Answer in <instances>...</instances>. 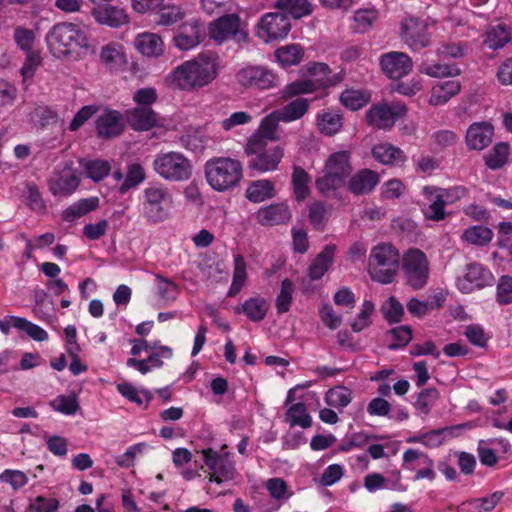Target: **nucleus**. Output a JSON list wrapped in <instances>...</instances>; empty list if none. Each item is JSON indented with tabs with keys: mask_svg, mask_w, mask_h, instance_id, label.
<instances>
[{
	"mask_svg": "<svg viewBox=\"0 0 512 512\" xmlns=\"http://www.w3.org/2000/svg\"><path fill=\"white\" fill-rule=\"evenodd\" d=\"M217 53L204 51L177 65L168 75L170 84L182 91H196L212 83L220 72Z\"/></svg>",
	"mask_w": 512,
	"mask_h": 512,
	"instance_id": "nucleus-1",
	"label": "nucleus"
},
{
	"mask_svg": "<svg viewBox=\"0 0 512 512\" xmlns=\"http://www.w3.org/2000/svg\"><path fill=\"white\" fill-rule=\"evenodd\" d=\"M46 41L51 53L57 58L66 57L90 47L85 27L72 22L55 24L47 33Z\"/></svg>",
	"mask_w": 512,
	"mask_h": 512,
	"instance_id": "nucleus-2",
	"label": "nucleus"
},
{
	"mask_svg": "<svg viewBox=\"0 0 512 512\" xmlns=\"http://www.w3.org/2000/svg\"><path fill=\"white\" fill-rule=\"evenodd\" d=\"M351 172V153L347 150L334 152L326 159L322 175L316 178L315 186L324 197H336Z\"/></svg>",
	"mask_w": 512,
	"mask_h": 512,
	"instance_id": "nucleus-3",
	"label": "nucleus"
},
{
	"mask_svg": "<svg viewBox=\"0 0 512 512\" xmlns=\"http://www.w3.org/2000/svg\"><path fill=\"white\" fill-rule=\"evenodd\" d=\"M139 205L141 215L148 223H161L171 216L173 194L163 183L151 182L142 190Z\"/></svg>",
	"mask_w": 512,
	"mask_h": 512,
	"instance_id": "nucleus-4",
	"label": "nucleus"
},
{
	"mask_svg": "<svg viewBox=\"0 0 512 512\" xmlns=\"http://www.w3.org/2000/svg\"><path fill=\"white\" fill-rule=\"evenodd\" d=\"M205 178L210 187L224 192L237 186L243 177L242 163L230 157H213L204 165Z\"/></svg>",
	"mask_w": 512,
	"mask_h": 512,
	"instance_id": "nucleus-5",
	"label": "nucleus"
},
{
	"mask_svg": "<svg viewBox=\"0 0 512 512\" xmlns=\"http://www.w3.org/2000/svg\"><path fill=\"white\" fill-rule=\"evenodd\" d=\"M400 264L398 250L389 243H380L371 249L368 259L370 277L381 284L392 283Z\"/></svg>",
	"mask_w": 512,
	"mask_h": 512,
	"instance_id": "nucleus-6",
	"label": "nucleus"
},
{
	"mask_svg": "<svg viewBox=\"0 0 512 512\" xmlns=\"http://www.w3.org/2000/svg\"><path fill=\"white\" fill-rule=\"evenodd\" d=\"M152 169L165 181L183 182L191 178L193 166L183 153L168 151L160 152L155 156Z\"/></svg>",
	"mask_w": 512,
	"mask_h": 512,
	"instance_id": "nucleus-7",
	"label": "nucleus"
},
{
	"mask_svg": "<svg viewBox=\"0 0 512 512\" xmlns=\"http://www.w3.org/2000/svg\"><path fill=\"white\" fill-rule=\"evenodd\" d=\"M227 445L221 446L220 451L213 448H204L197 451L202 455L204 466L210 482L221 484L232 481L236 474L235 462L229 451L226 450Z\"/></svg>",
	"mask_w": 512,
	"mask_h": 512,
	"instance_id": "nucleus-8",
	"label": "nucleus"
},
{
	"mask_svg": "<svg viewBox=\"0 0 512 512\" xmlns=\"http://www.w3.org/2000/svg\"><path fill=\"white\" fill-rule=\"evenodd\" d=\"M268 143L259 142L257 139H248L245 146L247 155L252 156L249 168L260 173H267L278 169L284 157V148L279 145L271 147Z\"/></svg>",
	"mask_w": 512,
	"mask_h": 512,
	"instance_id": "nucleus-9",
	"label": "nucleus"
},
{
	"mask_svg": "<svg viewBox=\"0 0 512 512\" xmlns=\"http://www.w3.org/2000/svg\"><path fill=\"white\" fill-rule=\"evenodd\" d=\"M402 271L406 284L414 290L425 287L429 279V261L419 249L411 248L402 257Z\"/></svg>",
	"mask_w": 512,
	"mask_h": 512,
	"instance_id": "nucleus-10",
	"label": "nucleus"
},
{
	"mask_svg": "<svg viewBox=\"0 0 512 512\" xmlns=\"http://www.w3.org/2000/svg\"><path fill=\"white\" fill-rule=\"evenodd\" d=\"M236 82L246 89L266 91L280 85L278 75L263 65H248L235 74Z\"/></svg>",
	"mask_w": 512,
	"mask_h": 512,
	"instance_id": "nucleus-11",
	"label": "nucleus"
},
{
	"mask_svg": "<svg viewBox=\"0 0 512 512\" xmlns=\"http://www.w3.org/2000/svg\"><path fill=\"white\" fill-rule=\"evenodd\" d=\"M290 30L289 18L278 12L265 14L257 25V35L265 43L286 38Z\"/></svg>",
	"mask_w": 512,
	"mask_h": 512,
	"instance_id": "nucleus-12",
	"label": "nucleus"
},
{
	"mask_svg": "<svg viewBox=\"0 0 512 512\" xmlns=\"http://www.w3.org/2000/svg\"><path fill=\"white\" fill-rule=\"evenodd\" d=\"M80 185V178L72 163H65L62 168L53 172L48 180L49 191L55 197H68L72 195Z\"/></svg>",
	"mask_w": 512,
	"mask_h": 512,
	"instance_id": "nucleus-13",
	"label": "nucleus"
},
{
	"mask_svg": "<svg viewBox=\"0 0 512 512\" xmlns=\"http://www.w3.org/2000/svg\"><path fill=\"white\" fill-rule=\"evenodd\" d=\"M125 118L129 126L139 132L148 131L154 127L170 130L171 125L166 123L165 119L159 117L155 111L148 106H137L129 109L125 113Z\"/></svg>",
	"mask_w": 512,
	"mask_h": 512,
	"instance_id": "nucleus-14",
	"label": "nucleus"
},
{
	"mask_svg": "<svg viewBox=\"0 0 512 512\" xmlns=\"http://www.w3.org/2000/svg\"><path fill=\"white\" fill-rule=\"evenodd\" d=\"M401 38L413 51L421 50L430 43L428 22L417 18H407L401 22Z\"/></svg>",
	"mask_w": 512,
	"mask_h": 512,
	"instance_id": "nucleus-15",
	"label": "nucleus"
},
{
	"mask_svg": "<svg viewBox=\"0 0 512 512\" xmlns=\"http://www.w3.org/2000/svg\"><path fill=\"white\" fill-rule=\"evenodd\" d=\"M406 113V108L400 105L379 104L372 106L367 114V122L379 130L390 129L395 122Z\"/></svg>",
	"mask_w": 512,
	"mask_h": 512,
	"instance_id": "nucleus-16",
	"label": "nucleus"
},
{
	"mask_svg": "<svg viewBox=\"0 0 512 512\" xmlns=\"http://www.w3.org/2000/svg\"><path fill=\"white\" fill-rule=\"evenodd\" d=\"M204 37V29L199 21L190 20L178 27L172 38V43L180 51H189L196 48Z\"/></svg>",
	"mask_w": 512,
	"mask_h": 512,
	"instance_id": "nucleus-17",
	"label": "nucleus"
},
{
	"mask_svg": "<svg viewBox=\"0 0 512 512\" xmlns=\"http://www.w3.org/2000/svg\"><path fill=\"white\" fill-rule=\"evenodd\" d=\"M381 69L390 79H400L408 75L412 68L411 58L403 52L391 51L380 57Z\"/></svg>",
	"mask_w": 512,
	"mask_h": 512,
	"instance_id": "nucleus-18",
	"label": "nucleus"
},
{
	"mask_svg": "<svg viewBox=\"0 0 512 512\" xmlns=\"http://www.w3.org/2000/svg\"><path fill=\"white\" fill-rule=\"evenodd\" d=\"M493 281L492 273L478 263H471L467 266L465 275L458 279L457 287L463 293H470L490 285Z\"/></svg>",
	"mask_w": 512,
	"mask_h": 512,
	"instance_id": "nucleus-19",
	"label": "nucleus"
},
{
	"mask_svg": "<svg viewBox=\"0 0 512 512\" xmlns=\"http://www.w3.org/2000/svg\"><path fill=\"white\" fill-rule=\"evenodd\" d=\"M291 218L292 212L286 202H277L263 206L255 214V219L261 226L286 224Z\"/></svg>",
	"mask_w": 512,
	"mask_h": 512,
	"instance_id": "nucleus-20",
	"label": "nucleus"
},
{
	"mask_svg": "<svg viewBox=\"0 0 512 512\" xmlns=\"http://www.w3.org/2000/svg\"><path fill=\"white\" fill-rule=\"evenodd\" d=\"M99 58L101 64L112 73L124 71L128 64L125 48L119 42H110L102 46Z\"/></svg>",
	"mask_w": 512,
	"mask_h": 512,
	"instance_id": "nucleus-21",
	"label": "nucleus"
},
{
	"mask_svg": "<svg viewBox=\"0 0 512 512\" xmlns=\"http://www.w3.org/2000/svg\"><path fill=\"white\" fill-rule=\"evenodd\" d=\"M133 46L138 53L146 58L157 59L165 53V43L162 37L153 32L138 33L133 40Z\"/></svg>",
	"mask_w": 512,
	"mask_h": 512,
	"instance_id": "nucleus-22",
	"label": "nucleus"
},
{
	"mask_svg": "<svg viewBox=\"0 0 512 512\" xmlns=\"http://www.w3.org/2000/svg\"><path fill=\"white\" fill-rule=\"evenodd\" d=\"M91 15L97 23L112 28L121 27L129 22L127 12L124 9L113 5L93 7L91 9Z\"/></svg>",
	"mask_w": 512,
	"mask_h": 512,
	"instance_id": "nucleus-23",
	"label": "nucleus"
},
{
	"mask_svg": "<svg viewBox=\"0 0 512 512\" xmlns=\"http://www.w3.org/2000/svg\"><path fill=\"white\" fill-rule=\"evenodd\" d=\"M493 126L488 122H476L470 125L466 133L469 149L483 150L492 141Z\"/></svg>",
	"mask_w": 512,
	"mask_h": 512,
	"instance_id": "nucleus-24",
	"label": "nucleus"
},
{
	"mask_svg": "<svg viewBox=\"0 0 512 512\" xmlns=\"http://www.w3.org/2000/svg\"><path fill=\"white\" fill-rule=\"evenodd\" d=\"M122 116L119 112L107 110L102 113L96 121V130L101 138H113L123 131Z\"/></svg>",
	"mask_w": 512,
	"mask_h": 512,
	"instance_id": "nucleus-25",
	"label": "nucleus"
},
{
	"mask_svg": "<svg viewBox=\"0 0 512 512\" xmlns=\"http://www.w3.org/2000/svg\"><path fill=\"white\" fill-rule=\"evenodd\" d=\"M378 182V173L370 169H361L349 178L347 186L352 194L365 195L370 193Z\"/></svg>",
	"mask_w": 512,
	"mask_h": 512,
	"instance_id": "nucleus-26",
	"label": "nucleus"
},
{
	"mask_svg": "<svg viewBox=\"0 0 512 512\" xmlns=\"http://www.w3.org/2000/svg\"><path fill=\"white\" fill-rule=\"evenodd\" d=\"M239 29V18L236 15L221 17L209 26V36L217 42L233 37Z\"/></svg>",
	"mask_w": 512,
	"mask_h": 512,
	"instance_id": "nucleus-27",
	"label": "nucleus"
},
{
	"mask_svg": "<svg viewBox=\"0 0 512 512\" xmlns=\"http://www.w3.org/2000/svg\"><path fill=\"white\" fill-rule=\"evenodd\" d=\"M371 154L377 162L383 165H396L407 160L402 149L388 142L374 145L371 149Z\"/></svg>",
	"mask_w": 512,
	"mask_h": 512,
	"instance_id": "nucleus-28",
	"label": "nucleus"
},
{
	"mask_svg": "<svg viewBox=\"0 0 512 512\" xmlns=\"http://www.w3.org/2000/svg\"><path fill=\"white\" fill-rule=\"evenodd\" d=\"M269 307V302L265 298L255 296L246 299L237 307L236 313L244 314L252 322H260L266 317Z\"/></svg>",
	"mask_w": 512,
	"mask_h": 512,
	"instance_id": "nucleus-29",
	"label": "nucleus"
},
{
	"mask_svg": "<svg viewBox=\"0 0 512 512\" xmlns=\"http://www.w3.org/2000/svg\"><path fill=\"white\" fill-rule=\"evenodd\" d=\"M335 251V245L329 244L316 256L308 268V276L311 280H319L324 276L333 263Z\"/></svg>",
	"mask_w": 512,
	"mask_h": 512,
	"instance_id": "nucleus-30",
	"label": "nucleus"
},
{
	"mask_svg": "<svg viewBox=\"0 0 512 512\" xmlns=\"http://www.w3.org/2000/svg\"><path fill=\"white\" fill-rule=\"evenodd\" d=\"M79 165L85 177L94 182H100L111 172V164L103 159H85L79 160Z\"/></svg>",
	"mask_w": 512,
	"mask_h": 512,
	"instance_id": "nucleus-31",
	"label": "nucleus"
},
{
	"mask_svg": "<svg viewBox=\"0 0 512 512\" xmlns=\"http://www.w3.org/2000/svg\"><path fill=\"white\" fill-rule=\"evenodd\" d=\"M246 198L253 203H261L275 196V185L268 179L251 182L245 192Z\"/></svg>",
	"mask_w": 512,
	"mask_h": 512,
	"instance_id": "nucleus-32",
	"label": "nucleus"
},
{
	"mask_svg": "<svg viewBox=\"0 0 512 512\" xmlns=\"http://www.w3.org/2000/svg\"><path fill=\"white\" fill-rule=\"evenodd\" d=\"M461 90V84L457 80L441 82L433 86L429 103L434 106L447 103Z\"/></svg>",
	"mask_w": 512,
	"mask_h": 512,
	"instance_id": "nucleus-33",
	"label": "nucleus"
},
{
	"mask_svg": "<svg viewBox=\"0 0 512 512\" xmlns=\"http://www.w3.org/2000/svg\"><path fill=\"white\" fill-rule=\"evenodd\" d=\"M279 122L281 120L274 110L261 120L258 129L249 139H257L259 142L264 143L278 140L277 129Z\"/></svg>",
	"mask_w": 512,
	"mask_h": 512,
	"instance_id": "nucleus-34",
	"label": "nucleus"
},
{
	"mask_svg": "<svg viewBox=\"0 0 512 512\" xmlns=\"http://www.w3.org/2000/svg\"><path fill=\"white\" fill-rule=\"evenodd\" d=\"M99 206L98 197H89L80 199L72 203L62 212V218L66 222H73L91 211H94Z\"/></svg>",
	"mask_w": 512,
	"mask_h": 512,
	"instance_id": "nucleus-35",
	"label": "nucleus"
},
{
	"mask_svg": "<svg viewBox=\"0 0 512 512\" xmlns=\"http://www.w3.org/2000/svg\"><path fill=\"white\" fill-rule=\"evenodd\" d=\"M248 278L247 264L241 254L233 255V277L227 292L229 297H235L246 285Z\"/></svg>",
	"mask_w": 512,
	"mask_h": 512,
	"instance_id": "nucleus-36",
	"label": "nucleus"
},
{
	"mask_svg": "<svg viewBox=\"0 0 512 512\" xmlns=\"http://www.w3.org/2000/svg\"><path fill=\"white\" fill-rule=\"evenodd\" d=\"M503 497L502 492H494L483 498H476L463 502L459 507V512H490L500 502Z\"/></svg>",
	"mask_w": 512,
	"mask_h": 512,
	"instance_id": "nucleus-37",
	"label": "nucleus"
},
{
	"mask_svg": "<svg viewBox=\"0 0 512 512\" xmlns=\"http://www.w3.org/2000/svg\"><path fill=\"white\" fill-rule=\"evenodd\" d=\"M309 109V101L305 98H297L281 109L275 110L282 122H293L301 119Z\"/></svg>",
	"mask_w": 512,
	"mask_h": 512,
	"instance_id": "nucleus-38",
	"label": "nucleus"
},
{
	"mask_svg": "<svg viewBox=\"0 0 512 512\" xmlns=\"http://www.w3.org/2000/svg\"><path fill=\"white\" fill-rule=\"evenodd\" d=\"M275 58L283 68L299 64L304 57V50L299 44H288L279 47L275 53Z\"/></svg>",
	"mask_w": 512,
	"mask_h": 512,
	"instance_id": "nucleus-39",
	"label": "nucleus"
},
{
	"mask_svg": "<svg viewBox=\"0 0 512 512\" xmlns=\"http://www.w3.org/2000/svg\"><path fill=\"white\" fill-rule=\"evenodd\" d=\"M146 179V172L144 167L137 162L129 163L127 165V171L125 175V179L120 184L118 191L120 194L124 195L129 190L136 188L141 183H143Z\"/></svg>",
	"mask_w": 512,
	"mask_h": 512,
	"instance_id": "nucleus-40",
	"label": "nucleus"
},
{
	"mask_svg": "<svg viewBox=\"0 0 512 512\" xmlns=\"http://www.w3.org/2000/svg\"><path fill=\"white\" fill-rule=\"evenodd\" d=\"M511 40V32L504 24L491 26L486 32L484 44L492 50L503 48Z\"/></svg>",
	"mask_w": 512,
	"mask_h": 512,
	"instance_id": "nucleus-41",
	"label": "nucleus"
},
{
	"mask_svg": "<svg viewBox=\"0 0 512 512\" xmlns=\"http://www.w3.org/2000/svg\"><path fill=\"white\" fill-rule=\"evenodd\" d=\"M436 192L446 205L454 204L467 195V189L463 186H455L448 189L438 188L435 186H424L422 188L423 195H431Z\"/></svg>",
	"mask_w": 512,
	"mask_h": 512,
	"instance_id": "nucleus-42",
	"label": "nucleus"
},
{
	"mask_svg": "<svg viewBox=\"0 0 512 512\" xmlns=\"http://www.w3.org/2000/svg\"><path fill=\"white\" fill-rule=\"evenodd\" d=\"M342 116L335 111H325L317 115L319 130L326 135L338 133L342 127Z\"/></svg>",
	"mask_w": 512,
	"mask_h": 512,
	"instance_id": "nucleus-43",
	"label": "nucleus"
},
{
	"mask_svg": "<svg viewBox=\"0 0 512 512\" xmlns=\"http://www.w3.org/2000/svg\"><path fill=\"white\" fill-rule=\"evenodd\" d=\"M291 180L296 200H305L309 196V174L302 167L294 166Z\"/></svg>",
	"mask_w": 512,
	"mask_h": 512,
	"instance_id": "nucleus-44",
	"label": "nucleus"
},
{
	"mask_svg": "<svg viewBox=\"0 0 512 512\" xmlns=\"http://www.w3.org/2000/svg\"><path fill=\"white\" fill-rule=\"evenodd\" d=\"M510 152L508 143L500 142L485 155L484 160L488 168L496 170L504 166Z\"/></svg>",
	"mask_w": 512,
	"mask_h": 512,
	"instance_id": "nucleus-45",
	"label": "nucleus"
},
{
	"mask_svg": "<svg viewBox=\"0 0 512 512\" xmlns=\"http://www.w3.org/2000/svg\"><path fill=\"white\" fill-rule=\"evenodd\" d=\"M116 388H117V391L123 397H125L130 402H133L139 406H141L144 402L141 395H143V397L145 398L146 407L148 406L150 401L153 399V395L149 390H147V389L139 390L135 386H133L132 384H130L128 382L119 383Z\"/></svg>",
	"mask_w": 512,
	"mask_h": 512,
	"instance_id": "nucleus-46",
	"label": "nucleus"
},
{
	"mask_svg": "<svg viewBox=\"0 0 512 512\" xmlns=\"http://www.w3.org/2000/svg\"><path fill=\"white\" fill-rule=\"evenodd\" d=\"M316 90V83L309 79H300L285 85L281 91L282 99H290Z\"/></svg>",
	"mask_w": 512,
	"mask_h": 512,
	"instance_id": "nucleus-47",
	"label": "nucleus"
},
{
	"mask_svg": "<svg viewBox=\"0 0 512 512\" xmlns=\"http://www.w3.org/2000/svg\"><path fill=\"white\" fill-rule=\"evenodd\" d=\"M286 419L291 426L309 428L312 425V418L307 413L306 406L302 402L292 404L288 408L286 412Z\"/></svg>",
	"mask_w": 512,
	"mask_h": 512,
	"instance_id": "nucleus-48",
	"label": "nucleus"
},
{
	"mask_svg": "<svg viewBox=\"0 0 512 512\" xmlns=\"http://www.w3.org/2000/svg\"><path fill=\"white\" fill-rule=\"evenodd\" d=\"M302 70L306 75L312 76L315 80H312L316 83V89L318 87H326L330 84V80L328 76L331 73L329 66L322 62H309L307 63Z\"/></svg>",
	"mask_w": 512,
	"mask_h": 512,
	"instance_id": "nucleus-49",
	"label": "nucleus"
},
{
	"mask_svg": "<svg viewBox=\"0 0 512 512\" xmlns=\"http://www.w3.org/2000/svg\"><path fill=\"white\" fill-rule=\"evenodd\" d=\"M428 201V206L423 210L424 216L428 220L435 222L442 221L446 218L445 204L436 192L431 195H423Z\"/></svg>",
	"mask_w": 512,
	"mask_h": 512,
	"instance_id": "nucleus-50",
	"label": "nucleus"
},
{
	"mask_svg": "<svg viewBox=\"0 0 512 512\" xmlns=\"http://www.w3.org/2000/svg\"><path fill=\"white\" fill-rule=\"evenodd\" d=\"M462 238L470 244L483 246L492 240L493 232L487 227L477 225L467 228L464 231Z\"/></svg>",
	"mask_w": 512,
	"mask_h": 512,
	"instance_id": "nucleus-51",
	"label": "nucleus"
},
{
	"mask_svg": "<svg viewBox=\"0 0 512 512\" xmlns=\"http://www.w3.org/2000/svg\"><path fill=\"white\" fill-rule=\"evenodd\" d=\"M36 39L35 31L24 26L18 25L14 28L13 40L17 47L25 53L33 51L34 42Z\"/></svg>",
	"mask_w": 512,
	"mask_h": 512,
	"instance_id": "nucleus-52",
	"label": "nucleus"
},
{
	"mask_svg": "<svg viewBox=\"0 0 512 512\" xmlns=\"http://www.w3.org/2000/svg\"><path fill=\"white\" fill-rule=\"evenodd\" d=\"M295 286L289 279H284L281 282L280 291L277 295L275 306L278 314H283L289 311Z\"/></svg>",
	"mask_w": 512,
	"mask_h": 512,
	"instance_id": "nucleus-53",
	"label": "nucleus"
},
{
	"mask_svg": "<svg viewBox=\"0 0 512 512\" xmlns=\"http://www.w3.org/2000/svg\"><path fill=\"white\" fill-rule=\"evenodd\" d=\"M439 398V392L435 388H425L417 396L414 407L420 414L427 416Z\"/></svg>",
	"mask_w": 512,
	"mask_h": 512,
	"instance_id": "nucleus-54",
	"label": "nucleus"
},
{
	"mask_svg": "<svg viewBox=\"0 0 512 512\" xmlns=\"http://www.w3.org/2000/svg\"><path fill=\"white\" fill-rule=\"evenodd\" d=\"M369 94L360 90L347 89L341 93V103L350 110H358L369 101Z\"/></svg>",
	"mask_w": 512,
	"mask_h": 512,
	"instance_id": "nucleus-55",
	"label": "nucleus"
},
{
	"mask_svg": "<svg viewBox=\"0 0 512 512\" xmlns=\"http://www.w3.org/2000/svg\"><path fill=\"white\" fill-rule=\"evenodd\" d=\"M352 400V392L343 386H338L327 391L325 402L328 406L343 408L349 405Z\"/></svg>",
	"mask_w": 512,
	"mask_h": 512,
	"instance_id": "nucleus-56",
	"label": "nucleus"
},
{
	"mask_svg": "<svg viewBox=\"0 0 512 512\" xmlns=\"http://www.w3.org/2000/svg\"><path fill=\"white\" fill-rule=\"evenodd\" d=\"M49 404L53 410L65 415H74L79 409L78 400L74 394L59 395Z\"/></svg>",
	"mask_w": 512,
	"mask_h": 512,
	"instance_id": "nucleus-57",
	"label": "nucleus"
},
{
	"mask_svg": "<svg viewBox=\"0 0 512 512\" xmlns=\"http://www.w3.org/2000/svg\"><path fill=\"white\" fill-rule=\"evenodd\" d=\"M158 10L157 24L160 26H172L185 17L184 10L177 5H163L162 8Z\"/></svg>",
	"mask_w": 512,
	"mask_h": 512,
	"instance_id": "nucleus-58",
	"label": "nucleus"
},
{
	"mask_svg": "<svg viewBox=\"0 0 512 512\" xmlns=\"http://www.w3.org/2000/svg\"><path fill=\"white\" fill-rule=\"evenodd\" d=\"M420 72L435 78L456 76L460 73L455 66L440 63H424L420 67Z\"/></svg>",
	"mask_w": 512,
	"mask_h": 512,
	"instance_id": "nucleus-59",
	"label": "nucleus"
},
{
	"mask_svg": "<svg viewBox=\"0 0 512 512\" xmlns=\"http://www.w3.org/2000/svg\"><path fill=\"white\" fill-rule=\"evenodd\" d=\"M381 312L389 323L400 322L404 315L403 306L395 297L388 298L382 304Z\"/></svg>",
	"mask_w": 512,
	"mask_h": 512,
	"instance_id": "nucleus-60",
	"label": "nucleus"
},
{
	"mask_svg": "<svg viewBox=\"0 0 512 512\" xmlns=\"http://www.w3.org/2000/svg\"><path fill=\"white\" fill-rule=\"evenodd\" d=\"M375 310L374 303L370 300H365L361 306L360 312L355 320L351 323V328L354 332H361L371 323L370 317Z\"/></svg>",
	"mask_w": 512,
	"mask_h": 512,
	"instance_id": "nucleus-61",
	"label": "nucleus"
},
{
	"mask_svg": "<svg viewBox=\"0 0 512 512\" xmlns=\"http://www.w3.org/2000/svg\"><path fill=\"white\" fill-rule=\"evenodd\" d=\"M328 209L324 202L315 201L309 207L308 219L316 229H322L327 221Z\"/></svg>",
	"mask_w": 512,
	"mask_h": 512,
	"instance_id": "nucleus-62",
	"label": "nucleus"
},
{
	"mask_svg": "<svg viewBox=\"0 0 512 512\" xmlns=\"http://www.w3.org/2000/svg\"><path fill=\"white\" fill-rule=\"evenodd\" d=\"M41 64L42 58L38 52L26 53L25 61L20 69L24 84L34 77L36 70Z\"/></svg>",
	"mask_w": 512,
	"mask_h": 512,
	"instance_id": "nucleus-63",
	"label": "nucleus"
},
{
	"mask_svg": "<svg viewBox=\"0 0 512 512\" xmlns=\"http://www.w3.org/2000/svg\"><path fill=\"white\" fill-rule=\"evenodd\" d=\"M59 508V501L55 498L37 496L28 507L30 512H56Z\"/></svg>",
	"mask_w": 512,
	"mask_h": 512,
	"instance_id": "nucleus-64",
	"label": "nucleus"
}]
</instances>
